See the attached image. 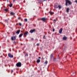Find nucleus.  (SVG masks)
<instances>
[{
	"label": "nucleus",
	"instance_id": "obj_1",
	"mask_svg": "<svg viewBox=\"0 0 77 77\" xmlns=\"http://www.w3.org/2000/svg\"><path fill=\"white\" fill-rule=\"evenodd\" d=\"M72 4V2H71L69 0H66L65 5L66 6H69V5H70Z\"/></svg>",
	"mask_w": 77,
	"mask_h": 77
},
{
	"label": "nucleus",
	"instance_id": "obj_2",
	"mask_svg": "<svg viewBox=\"0 0 77 77\" xmlns=\"http://www.w3.org/2000/svg\"><path fill=\"white\" fill-rule=\"evenodd\" d=\"M54 8H56V9H57L59 8V9H60L62 8V7H61V5H59L58 6V5H54Z\"/></svg>",
	"mask_w": 77,
	"mask_h": 77
},
{
	"label": "nucleus",
	"instance_id": "obj_3",
	"mask_svg": "<svg viewBox=\"0 0 77 77\" xmlns=\"http://www.w3.org/2000/svg\"><path fill=\"white\" fill-rule=\"evenodd\" d=\"M16 66L17 67H21V63L18 62L16 64Z\"/></svg>",
	"mask_w": 77,
	"mask_h": 77
},
{
	"label": "nucleus",
	"instance_id": "obj_4",
	"mask_svg": "<svg viewBox=\"0 0 77 77\" xmlns=\"http://www.w3.org/2000/svg\"><path fill=\"white\" fill-rule=\"evenodd\" d=\"M8 56L9 57H10V58H12L13 57H14V56H13V55H12L11 53L8 54Z\"/></svg>",
	"mask_w": 77,
	"mask_h": 77
},
{
	"label": "nucleus",
	"instance_id": "obj_5",
	"mask_svg": "<svg viewBox=\"0 0 77 77\" xmlns=\"http://www.w3.org/2000/svg\"><path fill=\"white\" fill-rule=\"evenodd\" d=\"M16 39V36H12L11 37V40L12 41H14Z\"/></svg>",
	"mask_w": 77,
	"mask_h": 77
},
{
	"label": "nucleus",
	"instance_id": "obj_6",
	"mask_svg": "<svg viewBox=\"0 0 77 77\" xmlns=\"http://www.w3.org/2000/svg\"><path fill=\"white\" fill-rule=\"evenodd\" d=\"M47 20V19L44 17L42 18L41 19V20H42V21H43L44 22H45V20Z\"/></svg>",
	"mask_w": 77,
	"mask_h": 77
},
{
	"label": "nucleus",
	"instance_id": "obj_7",
	"mask_svg": "<svg viewBox=\"0 0 77 77\" xmlns=\"http://www.w3.org/2000/svg\"><path fill=\"white\" fill-rule=\"evenodd\" d=\"M28 33H29L28 32H26L24 34V35L25 36H26L28 35Z\"/></svg>",
	"mask_w": 77,
	"mask_h": 77
},
{
	"label": "nucleus",
	"instance_id": "obj_8",
	"mask_svg": "<svg viewBox=\"0 0 77 77\" xmlns=\"http://www.w3.org/2000/svg\"><path fill=\"white\" fill-rule=\"evenodd\" d=\"M36 31V30L35 29H32L30 31V32L31 33H33V32H35Z\"/></svg>",
	"mask_w": 77,
	"mask_h": 77
},
{
	"label": "nucleus",
	"instance_id": "obj_9",
	"mask_svg": "<svg viewBox=\"0 0 77 77\" xmlns=\"http://www.w3.org/2000/svg\"><path fill=\"white\" fill-rule=\"evenodd\" d=\"M62 30H63V29H62V28H61L60 29L59 33L60 34L62 33Z\"/></svg>",
	"mask_w": 77,
	"mask_h": 77
},
{
	"label": "nucleus",
	"instance_id": "obj_10",
	"mask_svg": "<svg viewBox=\"0 0 77 77\" xmlns=\"http://www.w3.org/2000/svg\"><path fill=\"white\" fill-rule=\"evenodd\" d=\"M8 6H10V8H12V6H13V4L12 3H10V4L8 5Z\"/></svg>",
	"mask_w": 77,
	"mask_h": 77
},
{
	"label": "nucleus",
	"instance_id": "obj_11",
	"mask_svg": "<svg viewBox=\"0 0 77 77\" xmlns=\"http://www.w3.org/2000/svg\"><path fill=\"white\" fill-rule=\"evenodd\" d=\"M69 10H70V9H69V8H67L66 9V12H69Z\"/></svg>",
	"mask_w": 77,
	"mask_h": 77
},
{
	"label": "nucleus",
	"instance_id": "obj_12",
	"mask_svg": "<svg viewBox=\"0 0 77 77\" xmlns=\"http://www.w3.org/2000/svg\"><path fill=\"white\" fill-rule=\"evenodd\" d=\"M23 33L20 34L19 35V38H21V37H22V36H23Z\"/></svg>",
	"mask_w": 77,
	"mask_h": 77
},
{
	"label": "nucleus",
	"instance_id": "obj_13",
	"mask_svg": "<svg viewBox=\"0 0 77 77\" xmlns=\"http://www.w3.org/2000/svg\"><path fill=\"white\" fill-rule=\"evenodd\" d=\"M20 30H18L16 32V33H17V34H19V33H20Z\"/></svg>",
	"mask_w": 77,
	"mask_h": 77
},
{
	"label": "nucleus",
	"instance_id": "obj_14",
	"mask_svg": "<svg viewBox=\"0 0 77 77\" xmlns=\"http://www.w3.org/2000/svg\"><path fill=\"white\" fill-rule=\"evenodd\" d=\"M41 62V60L39 59L37 60L36 61V62L37 63H39V62Z\"/></svg>",
	"mask_w": 77,
	"mask_h": 77
},
{
	"label": "nucleus",
	"instance_id": "obj_15",
	"mask_svg": "<svg viewBox=\"0 0 77 77\" xmlns=\"http://www.w3.org/2000/svg\"><path fill=\"white\" fill-rule=\"evenodd\" d=\"M48 13H49V14H50V15H52V14H54V12H49Z\"/></svg>",
	"mask_w": 77,
	"mask_h": 77
},
{
	"label": "nucleus",
	"instance_id": "obj_16",
	"mask_svg": "<svg viewBox=\"0 0 77 77\" xmlns=\"http://www.w3.org/2000/svg\"><path fill=\"white\" fill-rule=\"evenodd\" d=\"M67 39V38L66 37H64L63 38V40H66Z\"/></svg>",
	"mask_w": 77,
	"mask_h": 77
},
{
	"label": "nucleus",
	"instance_id": "obj_17",
	"mask_svg": "<svg viewBox=\"0 0 77 77\" xmlns=\"http://www.w3.org/2000/svg\"><path fill=\"white\" fill-rule=\"evenodd\" d=\"M10 14L11 15H14V14H15V13L12 12L10 13Z\"/></svg>",
	"mask_w": 77,
	"mask_h": 77
},
{
	"label": "nucleus",
	"instance_id": "obj_18",
	"mask_svg": "<svg viewBox=\"0 0 77 77\" xmlns=\"http://www.w3.org/2000/svg\"><path fill=\"white\" fill-rule=\"evenodd\" d=\"M5 23H8V20H5Z\"/></svg>",
	"mask_w": 77,
	"mask_h": 77
},
{
	"label": "nucleus",
	"instance_id": "obj_19",
	"mask_svg": "<svg viewBox=\"0 0 77 77\" xmlns=\"http://www.w3.org/2000/svg\"><path fill=\"white\" fill-rule=\"evenodd\" d=\"M44 64H46V65H47V63H48V61H47L46 60L45 63H44Z\"/></svg>",
	"mask_w": 77,
	"mask_h": 77
},
{
	"label": "nucleus",
	"instance_id": "obj_20",
	"mask_svg": "<svg viewBox=\"0 0 77 77\" xmlns=\"http://www.w3.org/2000/svg\"><path fill=\"white\" fill-rule=\"evenodd\" d=\"M5 11H8V8H5Z\"/></svg>",
	"mask_w": 77,
	"mask_h": 77
},
{
	"label": "nucleus",
	"instance_id": "obj_21",
	"mask_svg": "<svg viewBox=\"0 0 77 77\" xmlns=\"http://www.w3.org/2000/svg\"><path fill=\"white\" fill-rule=\"evenodd\" d=\"M19 25L20 26H22V24H21V23H19Z\"/></svg>",
	"mask_w": 77,
	"mask_h": 77
},
{
	"label": "nucleus",
	"instance_id": "obj_22",
	"mask_svg": "<svg viewBox=\"0 0 77 77\" xmlns=\"http://www.w3.org/2000/svg\"><path fill=\"white\" fill-rule=\"evenodd\" d=\"M53 57V54H51V58H52V57Z\"/></svg>",
	"mask_w": 77,
	"mask_h": 77
},
{
	"label": "nucleus",
	"instance_id": "obj_23",
	"mask_svg": "<svg viewBox=\"0 0 77 77\" xmlns=\"http://www.w3.org/2000/svg\"><path fill=\"white\" fill-rule=\"evenodd\" d=\"M25 57H26V56H28V54L26 53V54L25 55Z\"/></svg>",
	"mask_w": 77,
	"mask_h": 77
},
{
	"label": "nucleus",
	"instance_id": "obj_24",
	"mask_svg": "<svg viewBox=\"0 0 77 77\" xmlns=\"http://www.w3.org/2000/svg\"><path fill=\"white\" fill-rule=\"evenodd\" d=\"M24 21L26 22V21H27V19H24Z\"/></svg>",
	"mask_w": 77,
	"mask_h": 77
},
{
	"label": "nucleus",
	"instance_id": "obj_25",
	"mask_svg": "<svg viewBox=\"0 0 77 77\" xmlns=\"http://www.w3.org/2000/svg\"><path fill=\"white\" fill-rule=\"evenodd\" d=\"M21 18L20 17H18V20H21Z\"/></svg>",
	"mask_w": 77,
	"mask_h": 77
},
{
	"label": "nucleus",
	"instance_id": "obj_26",
	"mask_svg": "<svg viewBox=\"0 0 77 77\" xmlns=\"http://www.w3.org/2000/svg\"><path fill=\"white\" fill-rule=\"evenodd\" d=\"M36 45H37V46H39V43H37V44H36Z\"/></svg>",
	"mask_w": 77,
	"mask_h": 77
},
{
	"label": "nucleus",
	"instance_id": "obj_27",
	"mask_svg": "<svg viewBox=\"0 0 77 77\" xmlns=\"http://www.w3.org/2000/svg\"><path fill=\"white\" fill-rule=\"evenodd\" d=\"M43 38H44V39H46V37H45V35H44V36Z\"/></svg>",
	"mask_w": 77,
	"mask_h": 77
},
{
	"label": "nucleus",
	"instance_id": "obj_28",
	"mask_svg": "<svg viewBox=\"0 0 77 77\" xmlns=\"http://www.w3.org/2000/svg\"><path fill=\"white\" fill-rule=\"evenodd\" d=\"M14 72V71H13V70H12L11 71V74L12 73V72Z\"/></svg>",
	"mask_w": 77,
	"mask_h": 77
},
{
	"label": "nucleus",
	"instance_id": "obj_29",
	"mask_svg": "<svg viewBox=\"0 0 77 77\" xmlns=\"http://www.w3.org/2000/svg\"><path fill=\"white\" fill-rule=\"evenodd\" d=\"M54 30H55V29H53V32H54Z\"/></svg>",
	"mask_w": 77,
	"mask_h": 77
},
{
	"label": "nucleus",
	"instance_id": "obj_30",
	"mask_svg": "<svg viewBox=\"0 0 77 77\" xmlns=\"http://www.w3.org/2000/svg\"><path fill=\"white\" fill-rule=\"evenodd\" d=\"M54 21H55L56 22V20L55 19L54 20Z\"/></svg>",
	"mask_w": 77,
	"mask_h": 77
},
{
	"label": "nucleus",
	"instance_id": "obj_31",
	"mask_svg": "<svg viewBox=\"0 0 77 77\" xmlns=\"http://www.w3.org/2000/svg\"><path fill=\"white\" fill-rule=\"evenodd\" d=\"M75 2H76V3H77V0H75Z\"/></svg>",
	"mask_w": 77,
	"mask_h": 77
},
{
	"label": "nucleus",
	"instance_id": "obj_32",
	"mask_svg": "<svg viewBox=\"0 0 77 77\" xmlns=\"http://www.w3.org/2000/svg\"><path fill=\"white\" fill-rule=\"evenodd\" d=\"M23 3H26V1H25V0L24 1Z\"/></svg>",
	"mask_w": 77,
	"mask_h": 77
},
{
	"label": "nucleus",
	"instance_id": "obj_33",
	"mask_svg": "<svg viewBox=\"0 0 77 77\" xmlns=\"http://www.w3.org/2000/svg\"><path fill=\"white\" fill-rule=\"evenodd\" d=\"M73 74H75V72H73Z\"/></svg>",
	"mask_w": 77,
	"mask_h": 77
},
{
	"label": "nucleus",
	"instance_id": "obj_34",
	"mask_svg": "<svg viewBox=\"0 0 77 77\" xmlns=\"http://www.w3.org/2000/svg\"><path fill=\"white\" fill-rule=\"evenodd\" d=\"M39 59H41V57H38Z\"/></svg>",
	"mask_w": 77,
	"mask_h": 77
},
{
	"label": "nucleus",
	"instance_id": "obj_35",
	"mask_svg": "<svg viewBox=\"0 0 77 77\" xmlns=\"http://www.w3.org/2000/svg\"><path fill=\"white\" fill-rule=\"evenodd\" d=\"M7 2H9V1H8V0H7Z\"/></svg>",
	"mask_w": 77,
	"mask_h": 77
},
{
	"label": "nucleus",
	"instance_id": "obj_36",
	"mask_svg": "<svg viewBox=\"0 0 77 77\" xmlns=\"http://www.w3.org/2000/svg\"><path fill=\"white\" fill-rule=\"evenodd\" d=\"M32 39H33V38H31V40H32Z\"/></svg>",
	"mask_w": 77,
	"mask_h": 77
},
{
	"label": "nucleus",
	"instance_id": "obj_37",
	"mask_svg": "<svg viewBox=\"0 0 77 77\" xmlns=\"http://www.w3.org/2000/svg\"><path fill=\"white\" fill-rule=\"evenodd\" d=\"M44 1H47V0H43Z\"/></svg>",
	"mask_w": 77,
	"mask_h": 77
},
{
	"label": "nucleus",
	"instance_id": "obj_38",
	"mask_svg": "<svg viewBox=\"0 0 77 77\" xmlns=\"http://www.w3.org/2000/svg\"><path fill=\"white\" fill-rule=\"evenodd\" d=\"M21 29H22V30H23V28H22Z\"/></svg>",
	"mask_w": 77,
	"mask_h": 77
},
{
	"label": "nucleus",
	"instance_id": "obj_39",
	"mask_svg": "<svg viewBox=\"0 0 77 77\" xmlns=\"http://www.w3.org/2000/svg\"><path fill=\"white\" fill-rule=\"evenodd\" d=\"M42 59H43V60H44V58H43V57H42Z\"/></svg>",
	"mask_w": 77,
	"mask_h": 77
},
{
	"label": "nucleus",
	"instance_id": "obj_40",
	"mask_svg": "<svg viewBox=\"0 0 77 77\" xmlns=\"http://www.w3.org/2000/svg\"><path fill=\"white\" fill-rule=\"evenodd\" d=\"M17 25H18V23H17Z\"/></svg>",
	"mask_w": 77,
	"mask_h": 77
},
{
	"label": "nucleus",
	"instance_id": "obj_41",
	"mask_svg": "<svg viewBox=\"0 0 77 77\" xmlns=\"http://www.w3.org/2000/svg\"><path fill=\"white\" fill-rule=\"evenodd\" d=\"M54 60H55V58H54Z\"/></svg>",
	"mask_w": 77,
	"mask_h": 77
},
{
	"label": "nucleus",
	"instance_id": "obj_42",
	"mask_svg": "<svg viewBox=\"0 0 77 77\" xmlns=\"http://www.w3.org/2000/svg\"><path fill=\"white\" fill-rule=\"evenodd\" d=\"M74 75H73V76H74Z\"/></svg>",
	"mask_w": 77,
	"mask_h": 77
},
{
	"label": "nucleus",
	"instance_id": "obj_43",
	"mask_svg": "<svg viewBox=\"0 0 77 77\" xmlns=\"http://www.w3.org/2000/svg\"><path fill=\"white\" fill-rule=\"evenodd\" d=\"M40 2H39V3H40Z\"/></svg>",
	"mask_w": 77,
	"mask_h": 77
},
{
	"label": "nucleus",
	"instance_id": "obj_44",
	"mask_svg": "<svg viewBox=\"0 0 77 77\" xmlns=\"http://www.w3.org/2000/svg\"><path fill=\"white\" fill-rule=\"evenodd\" d=\"M38 1H39V0H38Z\"/></svg>",
	"mask_w": 77,
	"mask_h": 77
},
{
	"label": "nucleus",
	"instance_id": "obj_45",
	"mask_svg": "<svg viewBox=\"0 0 77 77\" xmlns=\"http://www.w3.org/2000/svg\"><path fill=\"white\" fill-rule=\"evenodd\" d=\"M33 10H35V9H33Z\"/></svg>",
	"mask_w": 77,
	"mask_h": 77
},
{
	"label": "nucleus",
	"instance_id": "obj_46",
	"mask_svg": "<svg viewBox=\"0 0 77 77\" xmlns=\"http://www.w3.org/2000/svg\"><path fill=\"white\" fill-rule=\"evenodd\" d=\"M21 45H22V44H21Z\"/></svg>",
	"mask_w": 77,
	"mask_h": 77
},
{
	"label": "nucleus",
	"instance_id": "obj_47",
	"mask_svg": "<svg viewBox=\"0 0 77 77\" xmlns=\"http://www.w3.org/2000/svg\"><path fill=\"white\" fill-rule=\"evenodd\" d=\"M15 74V73L14 74V75Z\"/></svg>",
	"mask_w": 77,
	"mask_h": 77
},
{
	"label": "nucleus",
	"instance_id": "obj_48",
	"mask_svg": "<svg viewBox=\"0 0 77 77\" xmlns=\"http://www.w3.org/2000/svg\"><path fill=\"white\" fill-rule=\"evenodd\" d=\"M23 53H24V52H23Z\"/></svg>",
	"mask_w": 77,
	"mask_h": 77
}]
</instances>
